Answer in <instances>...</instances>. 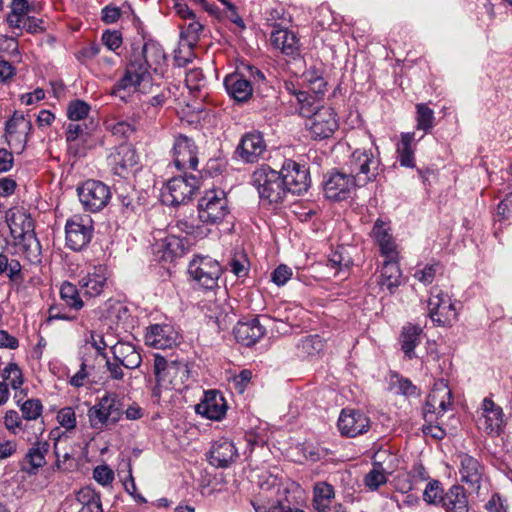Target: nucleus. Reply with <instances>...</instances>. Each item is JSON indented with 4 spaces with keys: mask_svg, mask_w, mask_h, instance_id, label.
Wrapping results in <instances>:
<instances>
[{
    "mask_svg": "<svg viewBox=\"0 0 512 512\" xmlns=\"http://www.w3.org/2000/svg\"><path fill=\"white\" fill-rule=\"evenodd\" d=\"M155 55V58L161 56V51L154 43H145L141 53L135 55L129 62L125 74L114 85L112 93L116 94L121 90L134 88L137 91L146 93V86L150 84L151 75L149 73L150 63L149 54Z\"/></svg>",
    "mask_w": 512,
    "mask_h": 512,
    "instance_id": "1",
    "label": "nucleus"
},
{
    "mask_svg": "<svg viewBox=\"0 0 512 512\" xmlns=\"http://www.w3.org/2000/svg\"><path fill=\"white\" fill-rule=\"evenodd\" d=\"M154 374L157 385L154 396H159L161 389L181 391L189 379V369L182 361H168L165 357L155 355Z\"/></svg>",
    "mask_w": 512,
    "mask_h": 512,
    "instance_id": "2",
    "label": "nucleus"
},
{
    "mask_svg": "<svg viewBox=\"0 0 512 512\" xmlns=\"http://www.w3.org/2000/svg\"><path fill=\"white\" fill-rule=\"evenodd\" d=\"M252 184L259 197L269 204L282 202L288 193L281 172L267 165H262L253 172Z\"/></svg>",
    "mask_w": 512,
    "mask_h": 512,
    "instance_id": "3",
    "label": "nucleus"
},
{
    "mask_svg": "<svg viewBox=\"0 0 512 512\" xmlns=\"http://www.w3.org/2000/svg\"><path fill=\"white\" fill-rule=\"evenodd\" d=\"M345 165L358 187L375 181L380 172V159L367 150L356 149Z\"/></svg>",
    "mask_w": 512,
    "mask_h": 512,
    "instance_id": "4",
    "label": "nucleus"
},
{
    "mask_svg": "<svg viewBox=\"0 0 512 512\" xmlns=\"http://www.w3.org/2000/svg\"><path fill=\"white\" fill-rule=\"evenodd\" d=\"M228 214V200L222 190H208L198 202V217L204 224H219Z\"/></svg>",
    "mask_w": 512,
    "mask_h": 512,
    "instance_id": "5",
    "label": "nucleus"
},
{
    "mask_svg": "<svg viewBox=\"0 0 512 512\" xmlns=\"http://www.w3.org/2000/svg\"><path fill=\"white\" fill-rule=\"evenodd\" d=\"M93 233V221L89 216L74 215L65 224L66 246L81 251L91 242Z\"/></svg>",
    "mask_w": 512,
    "mask_h": 512,
    "instance_id": "6",
    "label": "nucleus"
},
{
    "mask_svg": "<svg viewBox=\"0 0 512 512\" xmlns=\"http://www.w3.org/2000/svg\"><path fill=\"white\" fill-rule=\"evenodd\" d=\"M122 416L115 394H105L97 404L88 411L90 425L94 429L102 430L107 425L117 423Z\"/></svg>",
    "mask_w": 512,
    "mask_h": 512,
    "instance_id": "7",
    "label": "nucleus"
},
{
    "mask_svg": "<svg viewBox=\"0 0 512 512\" xmlns=\"http://www.w3.org/2000/svg\"><path fill=\"white\" fill-rule=\"evenodd\" d=\"M188 273L201 287L212 290L218 285L222 267L209 256H197L189 263Z\"/></svg>",
    "mask_w": 512,
    "mask_h": 512,
    "instance_id": "8",
    "label": "nucleus"
},
{
    "mask_svg": "<svg viewBox=\"0 0 512 512\" xmlns=\"http://www.w3.org/2000/svg\"><path fill=\"white\" fill-rule=\"evenodd\" d=\"M77 192L84 209L93 213L101 211L111 199L109 186L97 180L85 181Z\"/></svg>",
    "mask_w": 512,
    "mask_h": 512,
    "instance_id": "9",
    "label": "nucleus"
},
{
    "mask_svg": "<svg viewBox=\"0 0 512 512\" xmlns=\"http://www.w3.org/2000/svg\"><path fill=\"white\" fill-rule=\"evenodd\" d=\"M429 317L437 326H451L457 320V311L453 303L442 290L432 289L428 300Z\"/></svg>",
    "mask_w": 512,
    "mask_h": 512,
    "instance_id": "10",
    "label": "nucleus"
},
{
    "mask_svg": "<svg viewBox=\"0 0 512 512\" xmlns=\"http://www.w3.org/2000/svg\"><path fill=\"white\" fill-rule=\"evenodd\" d=\"M199 186V179L195 175L174 177L167 183V193L163 194L164 201L171 205L185 204L192 199Z\"/></svg>",
    "mask_w": 512,
    "mask_h": 512,
    "instance_id": "11",
    "label": "nucleus"
},
{
    "mask_svg": "<svg viewBox=\"0 0 512 512\" xmlns=\"http://www.w3.org/2000/svg\"><path fill=\"white\" fill-rule=\"evenodd\" d=\"M311 137L315 140L329 138L338 128V121L334 109L327 106L317 107L315 111L308 116Z\"/></svg>",
    "mask_w": 512,
    "mask_h": 512,
    "instance_id": "12",
    "label": "nucleus"
},
{
    "mask_svg": "<svg viewBox=\"0 0 512 512\" xmlns=\"http://www.w3.org/2000/svg\"><path fill=\"white\" fill-rule=\"evenodd\" d=\"M288 193L301 195L311 184L309 169L291 159L284 161L280 170Z\"/></svg>",
    "mask_w": 512,
    "mask_h": 512,
    "instance_id": "13",
    "label": "nucleus"
},
{
    "mask_svg": "<svg viewBox=\"0 0 512 512\" xmlns=\"http://www.w3.org/2000/svg\"><path fill=\"white\" fill-rule=\"evenodd\" d=\"M173 163L180 171L196 170L198 166V149L192 138L179 134L173 144Z\"/></svg>",
    "mask_w": 512,
    "mask_h": 512,
    "instance_id": "14",
    "label": "nucleus"
},
{
    "mask_svg": "<svg viewBox=\"0 0 512 512\" xmlns=\"http://www.w3.org/2000/svg\"><path fill=\"white\" fill-rule=\"evenodd\" d=\"M358 187L349 172L335 170L327 174L324 182V193L328 199L345 200Z\"/></svg>",
    "mask_w": 512,
    "mask_h": 512,
    "instance_id": "15",
    "label": "nucleus"
},
{
    "mask_svg": "<svg viewBox=\"0 0 512 512\" xmlns=\"http://www.w3.org/2000/svg\"><path fill=\"white\" fill-rule=\"evenodd\" d=\"M460 481L468 485L469 489L478 493L485 475L484 465L468 454L458 456Z\"/></svg>",
    "mask_w": 512,
    "mask_h": 512,
    "instance_id": "16",
    "label": "nucleus"
},
{
    "mask_svg": "<svg viewBox=\"0 0 512 512\" xmlns=\"http://www.w3.org/2000/svg\"><path fill=\"white\" fill-rule=\"evenodd\" d=\"M370 428V419L360 410L343 409L338 419V429L343 436L356 437Z\"/></svg>",
    "mask_w": 512,
    "mask_h": 512,
    "instance_id": "17",
    "label": "nucleus"
},
{
    "mask_svg": "<svg viewBox=\"0 0 512 512\" xmlns=\"http://www.w3.org/2000/svg\"><path fill=\"white\" fill-rule=\"evenodd\" d=\"M481 409L482 415L478 420L479 427L488 435L499 436L505 426L502 408L495 404L490 398H484Z\"/></svg>",
    "mask_w": 512,
    "mask_h": 512,
    "instance_id": "18",
    "label": "nucleus"
},
{
    "mask_svg": "<svg viewBox=\"0 0 512 512\" xmlns=\"http://www.w3.org/2000/svg\"><path fill=\"white\" fill-rule=\"evenodd\" d=\"M266 151V143L259 132H250L242 136L235 154L245 163L257 162Z\"/></svg>",
    "mask_w": 512,
    "mask_h": 512,
    "instance_id": "19",
    "label": "nucleus"
},
{
    "mask_svg": "<svg viewBox=\"0 0 512 512\" xmlns=\"http://www.w3.org/2000/svg\"><path fill=\"white\" fill-rule=\"evenodd\" d=\"M197 414L207 419L219 421L227 411V403L223 395L217 390H209L204 393V398L195 406Z\"/></svg>",
    "mask_w": 512,
    "mask_h": 512,
    "instance_id": "20",
    "label": "nucleus"
},
{
    "mask_svg": "<svg viewBox=\"0 0 512 512\" xmlns=\"http://www.w3.org/2000/svg\"><path fill=\"white\" fill-rule=\"evenodd\" d=\"M108 164L115 175L125 177L137 164L135 149L128 144L119 145L108 156Z\"/></svg>",
    "mask_w": 512,
    "mask_h": 512,
    "instance_id": "21",
    "label": "nucleus"
},
{
    "mask_svg": "<svg viewBox=\"0 0 512 512\" xmlns=\"http://www.w3.org/2000/svg\"><path fill=\"white\" fill-rule=\"evenodd\" d=\"M234 443L226 438L216 440L209 451V462L217 468H228L238 458Z\"/></svg>",
    "mask_w": 512,
    "mask_h": 512,
    "instance_id": "22",
    "label": "nucleus"
},
{
    "mask_svg": "<svg viewBox=\"0 0 512 512\" xmlns=\"http://www.w3.org/2000/svg\"><path fill=\"white\" fill-rule=\"evenodd\" d=\"M178 333L169 324H154L147 328L145 343L155 349H166L175 345Z\"/></svg>",
    "mask_w": 512,
    "mask_h": 512,
    "instance_id": "23",
    "label": "nucleus"
},
{
    "mask_svg": "<svg viewBox=\"0 0 512 512\" xmlns=\"http://www.w3.org/2000/svg\"><path fill=\"white\" fill-rule=\"evenodd\" d=\"M265 332V326L260 323L258 318L239 321L233 329L236 341L247 347L257 343Z\"/></svg>",
    "mask_w": 512,
    "mask_h": 512,
    "instance_id": "24",
    "label": "nucleus"
},
{
    "mask_svg": "<svg viewBox=\"0 0 512 512\" xmlns=\"http://www.w3.org/2000/svg\"><path fill=\"white\" fill-rule=\"evenodd\" d=\"M9 228L15 239L27 241L28 245L35 242L36 248L39 250V243L34 234V222L30 215L24 212L13 214L9 222Z\"/></svg>",
    "mask_w": 512,
    "mask_h": 512,
    "instance_id": "25",
    "label": "nucleus"
},
{
    "mask_svg": "<svg viewBox=\"0 0 512 512\" xmlns=\"http://www.w3.org/2000/svg\"><path fill=\"white\" fill-rule=\"evenodd\" d=\"M441 507L445 512H469V500L465 488L460 484L452 485L442 499Z\"/></svg>",
    "mask_w": 512,
    "mask_h": 512,
    "instance_id": "26",
    "label": "nucleus"
},
{
    "mask_svg": "<svg viewBox=\"0 0 512 512\" xmlns=\"http://www.w3.org/2000/svg\"><path fill=\"white\" fill-rule=\"evenodd\" d=\"M110 349L113 359L127 369H136L142 362L140 353L131 343L118 341Z\"/></svg>",
    "mask_w": 512,
    "mask_h": 512,
    "instance_id": "27",
    "label": "nucleus"
},
{
    "mask_svg": "<svg viewBox=\"0 0 512 512\" xmlns=\"http://www.w3.org/2000/svg\"><path fill=\"white\" fill-rule=\"evenodd\" d=\"M423 338V329L411 323H407L402 327L399 343L401 351L408 359L416 358L415 348L421 343Z\"/></svg>",
    "mask_w": 512,
    "mask_h": 512,
    "instance_id": "28",
    "label": "nucleus"
},
{
    "mask_svg": "<svg viewBox=\"0 0 512 512\" xmlns=\"http://www.w3.org/2000/svg\"><path fill=\"white\" fill-rule=\"evenodd\" d=\"M250 80L240 74H230L224 79L227 93L238 102H245L253 95V87Z\"/></svg>",
    "mask_w": 512,
    "mask_h": 512,
    "instance_id": "29",
    "label": "nucleus"
},
{
    "mask_svg": "<svg viewBox=\"0 0 512 512\" xmlns=\"http://www.w3.org/2000/svg\"><path fill=\"white\" fill-rule=\"evenodd\" d=\"M50 445L47 441H36L31 448L28 449L24 463L28 467L22 466L21 470L29 475H35L39 468L46 464V455L49 452Z\"/></svg>",
    "mask_w": 512,
    "mask_h": 512,
    "instance_id": "30",
    "label": "nucleus"
},
{
    "mask_svg": "<svg viewBox=\"0 0 512 512\" xmlns=\"http://www.w3.org/2000/svg\"><path fill=\"white\" fill-rule=\"evenodd\" d=\"M401 277L402 273L396 258L386 259L382 265L377 283L382 288H386L390 294H393L401 285Z\"/></svg>",
    "mask_w": 512,
    "mask_h": 512,
    "instance_id": "31",
    "label": "nucleus"
},
{
    "mask_svg": "<svg viewBox=\"0 0 512 512\" xmlns=\"http://www.w3.org/2000/svg\"><path fill=\"white\" fill-rule=\"evenodd\" d=\"M451 390L443 382L436 384L427 397L426 405L432 413H445L451 405Z\"/></svg>",
    "mask_w": 512,
    "mask_h": 512,
    "instance_id": "32",
    "label": "nucleus"
},
{
    "mask_svg": "<svg viewBox=\"0 0 512 512\" xmlns=\"http://www.w3.org/2000/svg\"><path fill=\"white\" fill-rule=\"evenodd\" d=\"M388 230L389 229L382 221L377 220L372 232L379 245L381 254L385 256L386 259L397 258L396 246Z\"/></svg>",
    "mask_w": 512,
    "mask_h": 512,
    "instance_id": "33",
    "label": "nucleus"
},
{
    "mask_svg": "<svg viewBox=\"0 0 512 512\" xmlns=\"http://www.w3.org/2000/svg\"><path fill=\"white\" fill-rule=\"evenodd\" d=\"M105 268L102 266L95 267L94 271L88 273L86 277L80 280L81 288L84 290V295L95 297L101 294L106 284Z\"/></svg>",
    "mask_w": 512,
    "mask_h": 512,
    "instance_id": "34",
    "label": "nucleus"
},
{
    "mask_svg": "<svg viewBox=\"0 0 512 512\" xmlns=\"http://www.w3.org/2000/svg\"><path fill=\"white\" fill-rule=\"evenodd\" d=\"M272 45L286 55H294L298 51V39L287 29H276L271 33Z\"/></svg>",
    "mask_w": 512,
    "mask_h": 512,
    "instance_id": "35",
    "label": "nucleus"
},
{
    "mask_svg": "<svg viewBox=\"0 0 512 512\" xmlns=\"http://www.w3.org/2000/svg\"><path fill=\"white\" fill-rule=\"evenodd\" d=\"M334 497L335 492L331 484L327 482H318L313 488L312 505L318 512H327Z\"/></svg>",
    "mask_w": 512,
    "mask_h": 512,
    "instance_id": "36",
    "label": "nucleus"
},
{
    "mask_svg": "<svg viewBox=\"0 0 512 512\" xmlns=\"http://www.w3.org/2000/svg\"><path fill=\"white\" fill-rule=\"evenodd\" d=\"M414 136L413 132L401 134L400 142L397 144V154L401 166L409 168L415 166L414 150L412 149Z\"/></svg>",
    "mask_w": 512,
    "mask_h": 512,
    "instance_id": "37",
    "label": "nucleus"
},
{
    "mask_svg": "<svg viewBox=\"0 0 512 512\" xmlns=\"http://www.w3.org/2000/svg\"><path fill=\"white\" fill-rule=\"evenodd\" d=\"M96 144L93 132L86 133L85 136L80 135L73 142H67L68 153L76 158L84 157L88 150L92 149Z\"/></svg>",
    "mask_w": 512,
    "mask_h": 512,
    "instance_id": "38",
    "label": "nucleus"
},
{
    "mask_svg": "<svg viewBox=\"0 0 512 512\" xmlns=\"http://www.w3.org/2000/svg\"><path fill=\"white\" fill-rule=\"evenodd\" d=\"M77 500L82 507L91 509L92 512H103L100 493L90 486L82 488L77 493Z\"/></svg>",
    "mask_w": 512,
    "mask_h": 512,
    "instance_id": "39",
    "label": "nucleus"
},
{
    "mask_svg": "<svg viewBox=\"0 0 512 512\" xmlns=\"http://www.w3.org/2000/svg\"><path fill=\"white\" fill-rule=\"evenodd\" d=\"M60 298L70 309L80 310L84 306L77 287L70 282H64L61 285Z\"/></svg>",
    "mask_w": 512,
    "mask_h": 512,
    "instance_id": "40",
    "label": "nucleus"
},
{
    "mask_svg": "<svg viewBox=\"0 0 512 512\" xmlns=\"http://www.w3.org/2000/svg\"><path fill=\"white\" fill-rule=\"evenodd\" d=\"M32 129L31 120L27 119L23 113L15 111L5 123V136H15L19 130L32 131Z\"/></svg>",
    "mask_w": 512,
    "mask_h": 512,
    "instance_id": "41",
    "label": "nucleus"
},
{
    "mask_svg": "<svg viewBox=\"0 0 512 512\" xmlns=\"http://www.w3.org/2000/svg\"><path fill=\"white\" fill-rule=\"evenodd\" d=\"M445 492L440 481L431 480L423 492V499L428 504L441 506Z\"/></svg>",
    "mask_w": 512,
    "mask_h": 512,
    "instance_id": "42",
    "label": "nucleus"
},
{
    "mask_svg": "<svg viewBox=\"0 0 512 512\" xmlns=\"http://www.w3.org/2000/svg\"><path fill=\"white\" fill-rule=\"evenodd\" d=\"M417 129L429 132L434 126V112L426 104H417Z\"/></svg>",
    "mask_w": 512,
    "mask_h": 512,
    "instance_id": "43",
    "label": "nucleus"
},
{
    "mask_svg": "<svg viewBox=\"0 0 512 512\" xmlns=\"http://www.w3.org/2000/svg\"><path fill=\"white\" fill-rule=\"evenodd\" d=\"M203 30V25L192 19L190 23H188L180 33L181 40L187 44V46L191 49L193 48L199 40V34Z\"/></svg>",
    "mask_w": 512,
    "mask_h": 512,
    "instance_id": "44",
    "label": "nucleus"
},
{
    "mask_svg": "<svg viewBox=\"0 0 512 512\" xmlns=\"http://www.w3.org/2000/svg\"><path fill=\"white\" fill-rule=\"evenodd\" d=\"M90 111V106L83 100L76 99L67 106V117L71 122H78L85 119Z\"/></svg>",
    "mask_w": 512,
    "mask_h": 512,
    "instance_id": "45",
    "label": "nucleus"
},
{
    "mask_svg": "<svg viewBox=\"0 0 512 512\" xmlns=\"http://www.w3.org/2000/svg\"><path fill=\"white\" fill-rule=\"evenodd\" d=\"M387 482V477L381 465L374 463L372 470L366 474L364 483L371 490H377L381 485Z\"/></svg>",
    "mask_w": 512,
    "mask_h": 512,
    "instance_id": "46",
    "label": "nucleus"
},
{
    "mask_svg": "<svg viewBox=\"0 0 512 512\" xmlns=\"http://www.w3.org/2000/svg\"><path fill=\"white\" fill-rule=\"evenodd\" d=\"M21 265L16 259H8V256L0 253V275L7 273L10 280H15L21 276Z\"/></svg>",
    "mask_w": 512,
    "mask_h": 512,
    "instance_id": "47",
    "label": "nucleus"
},
{
    "mask_svg": "<svg viewBox=\"0 0 512 512\" xmlns=\"http://www.w3.org/2000/svg\"><path fill=\"white\" fill-rule=\"evenodd\" d=\"M440 272H442L441 264L439 262H433L425 265L422 269L416 270L414 277L421 283L429 285Z\"/></svg>",
    "mask_w": 512,
    "mask_h": 512,
    "instance_id": "48",
    "label": "nucleus"
},
{
    "mask_svg": "<svg viewBox=\"0 0 512 512\" xmlns=\"http://www.w3.org/2000/svg\"><path fill=\"white\" fill-rule=\"evenodd\" d=\"M165 247L172 257H180L188 250V241L179 236L171 235L166 238Z\"/></svg>",
    "mask_w": 512,
    "mask_h": 512,
    "instance_id": "49",
    "label": "nucleus"
},
{
    "mask_svg": "<svg viewBox=\"0 0 512 512\" xmlns=\"http://www.w3.org/2000/svg\"><path fill=\"white\" fill-rule=\"evenodd\" d=\"M24 419L35 420L42 413V403L39 399H28L20 407Z\"/></svg>",
    "mask_w": 512,
    "mask_h": 512,
    "instance_id": "50",
    "label": "nucleus"
},
{
    "mask_svg": "<svg viewBox=\"0 0 512 512\" xmlns=\"http://www.w3.org/2000/svg\"><path fill=\"white\" fill-rule=\"evenodd\" d=\"M326 265L333 270V276H337L343 272L344 269L349 268L350 260L345 259L343 254L339 250H336L330 255Z\"/></svg>",
    "mask_w": 512,
    "mask_h": 512,
    "instance_id": "51",
    "label": "nucleus"
},
{
    "mask_svg": "<svg viewBox=\"0 0 512 512\" xmlns=\"http://www.w3.org/2000/svg\"><path fill=\"white\" fill-rule=\"evenodd\" d=\"M89 132H93V127L78 122H70L65 128L66 142H73L74 139L80 137V135L85 136V134Z\"/></svg>",
    "mask_w": 512,
    "mask_h": 512,
    "instance_id": "52",
    "label": "nucleus"
},
{
    "mask_svg": "<svg viewBox=\"0 0 512 512\" xmlns=\"http://www.w3.org/2000/svg\"><path fill=\"white\" fill-rule=\"evenodd\" d=\"M178 229L187 235H193L198 228L196 219L191 214L190 216H184L183 218H177L175 224L170 226V230Z\"/></svg>",
    "mask_w": 512,
    "mask_h": 512,
    "instance_id": "53",
    "label": "nucleus"
},
{
    "mask_svg": "<svg viewBox=\"0 0 512 512\" xmlns=\"http://www.w3.org/2000/svg\"><path fill=\"white\" fill-rule=\"evenodd\" d=\"M315 96L310 95L306 91L299 90L296 95L298 104L300 105L299 112L303 116H309L314 111Z\"/></svg>",
    "mask_w": 512,
    "mask_h": 512,
    "instance_id": "54",
    "label": "nucleus"
},
{
    "mask_svg": "<svg viewBox=\"0 0 512 512\" xmlns=\"http://www.w3.org/2000/svg\"><path fill=\"white\" fill-rule=\"evenodd\" d=\"M15 374V377L11 379L10 385L13 389H18L23 384V376L20 368L16 363H9L3 370V379L9 380L11 375Z\"/></svg>",
    "mask_w": 512,
    "mask_h": 512,
    "instance_id": "55",
    "label": "nucleus"
},
{
    "mask_svg": "<svg viewBox=\"0 0 512 512\" xmlns=\"http://www.w3.org/2000/svg\"><path fill=\"white\" fill-rule=\"evenodd\" d=\"M32 131L19 130L15 136H6L7 144L18 152H22L25 149L26 143Z\"/></svg>",
    "mask_w": 512,
    "mask_h": 512,
    "instance_id": "56",
    "label": "nucleus"
},
{
    "mask_svg": "<svg viewBox=\"0 0 512 512\" xmlns=\"http://www.w3.org/2000/svg\"><path fill=\"white\" fill-rule=\"evenodd\" d=\"M93 478L102 486L109 485L114 479V472L107 465H99L93 470Z\"/></svg>",
    "mask_w": 512,
    "mask_h": 512,
    "instance_id": "57",
    "label": "nucleus"
},
{
    "mask_svg": "<svg viewBox=\"0 0 512 512\" xmlns=\"http://www.w3.org/2000/svg\"><path fill=\"white\" fill-rule=\"evenodd\" d=\"M57 420L66 429H73L76 426L75 412L71 407L62 408L57 414Z\"/></svg>",
    "mask_w": 512,
    "mask_h": 512,
    "instance_id": "58",
    "label": "nucleus"
},
{
    "mask_svg": "<svg viewBox=\"0 0 512 512\" xmlns=\"http://www.w3.org/2000/svg\"><path fill=\"white\" fill-rule=\"evenodd\" d=\"M5 427L14 435L18 433V429L22 428V420L18 412L15 410H8L4 416Z\"/></svg>",
    "mask_w": 512,
    "mask_h": 512,
    "instance_id": "59",
    "label": "nucleus"
},
{
    "mask_svg": "<svg viewBox=\"0 0 512 512\" xmlns=\"http://www.w3.org/2000/svg\"><path fill=\"white\" fill-rule=\"evenodd\" d=\"M122 15V11L119 7L114 5H106L101 10V20L105 24L116 23Z\"/></svg>",
    "mask_w": 512,
    "mask_h": 512,
    "instance_id": "60",
    "label": "nucleus"
},
{
    "mask_svg": "<svg viewBox=\"0 0 512 512\" xmlns=\"http://www.w3.org/2000/svg\"><path fill=\"white\" fill-rule=\"evenodd\" d=\"M102 41L108 49L115 51L122 44V36L119 31L107 30L102 35Z\"/></svg>",
    "mask_w": 512,
    "mask_h": 512,
    "instance_id": "61",
    "label": "nucleus"
},
{
    "mask_svg": "<svg viewBox=\"0 0 512 512\" xmlns=\"http://www.w3.org/2000/svg\"><path fill=\"white\" fill-rule=\"evenodd\" d=\"M248 260L245 255H241L240 258L234 257L231 259L229 265L231 267V271L237 277H244L247 274L248 268L246 264Z\"/></svg>",
    "mask_w": 512,
    "mask_h": 512,
    "instance_id": "62",
    "label": "nucleus"
},
{
    "mask_svg": "<svg viewBox=\"0 0 512 512\" xmlns=\"http://www.w3.org/2000/svg\"><path fill=\"white\" fill-rule=\"evenodd\" d=\"M292 272L286 265L278 266L272 273V281L278 286L284 285L291 277Z\"/></svg>",
    "mask_w": 512,
    "mask_h": 512,
    "instance_id": "63",
    "label": "nucleus"
},
{
    "mask_svg": "<svg viewBox=\"0 0 512 512\" xmlns=\"http://www.w3.org/2000/svg\"><path fill=\"white\" fill-rule=\"evenodd\" d=\"M114 135L129 137L134 132V127L125 121H119L109 126Z\"/></svg>",
    "mask_w": 512,
    "mask_h": 512,
    "instance_id": "64",
    "label": "nucleus"
}]
</instances>
